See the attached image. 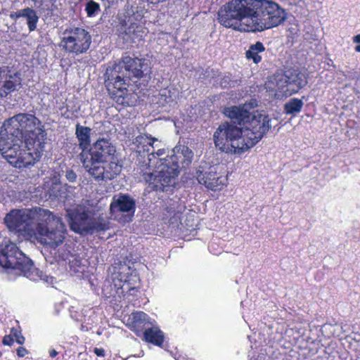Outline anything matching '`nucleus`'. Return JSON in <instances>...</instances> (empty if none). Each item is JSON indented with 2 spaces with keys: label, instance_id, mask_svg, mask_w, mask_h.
Segmentation results:
<instances>
[{
  "label": "nucleus",
  "instance_id": "bb28decb",
  "mask_svg": "<svg viewBox=\"0 0 360 360\" xmlns=\"http://www.w3.org/2000/svg\"><path fill=\"white\" fill-rule=\"evenodd\" d=\"M130 319L133 327L139 328L149 323L148 316L143 311H136L131 314Z\"/></svg>",
  "mask_w": 360,
  "mask_h": 360
},
{
  "label": "nucleus",
  "instance_id": "c9c22d12",
  "mask_svg": "<svg viewBox=\"0 0 360 360\" xmlns=\"http://www.w3.org/2000/svg\"><path fill=\"white\" fill-rule=\"evenodd\" d=\"M94 353L98 356H105V350L103 348H95Z\"/></svg>",
  "mask_w": 360,
  "mask_h": 360
},
{
  "label": "nucleus",
  "instance_id": "2f4dec72",
  "mask_svg": "<svg viewBox=\"0 0 360 360\" xmlns=\"http://www.w3.org/2000/svg\"><path fill=\"white\" fill-rule=\"evenodd\" d=\"M231 82H232V81L231 80L229 76H224L221 79L220 84L223 88H226L228 86H231Z\"/></svg>",
  "mask_w": 360,
  "mask_h": 360
},
{
  "label": "nucleus",
  "instance_id": "473e14b6",
  "mask_svg": "<svg viewBox=\"0 0 360 360\" xmlns=\"http://www.w3.org/2000/svg\"><path fill=\"white\" fill-rule=\"evenodd\" d=\"M25 13V8L23 9H20L16 12H14V13H11L10 14V17L12 19H17V18H23L24 17V14Z\"/></svg>",
  "mask_w": 360,
  "mask_h": 360
},
{
  "label": "nucleus",
  "instance_id": "c85d7f7f",
  "mask_svg": "<svg viewBox=\"0 0 360 360\" xmlns=\"http://www.w3.org/2000/svg\"><path fill=\"white\" fill-rule=\"evenodd\" d=\"M85 11L89 17L95 16L100 11V5L94 1L90 0L86 4Z\"/></svg>",
  "mask_w": 360,
  "mask_h": 360
},
{
  "label": "nucleus",
  "instance_id": "6ab92c4d",
  "mask_svg": "<svg viewBox=\"0 0 360 360\" xmlns=\"http://www.w3.org/2000/svg\"><path fill=\"white\" fill-rule=\"evenodd\" d=\"M265 87L269 91L280 93L281 96H291L288 91V79L286 72L276 73L271 77L265 84Z\"/></svg>",
  "mask_w": 360,
  "mask_h": 360
},
{
  "label": "nucleus",
  "instance_id": "ea45409f",
  "mask_svg": "<svg viewBox=\"0 0 360 360\" xmlns=\"http://www.w3.org/2000/svg\"><path fill=\"white\" fill-rule=\"evenodd\" d=\"M355 49V51H356V52H359V53H360V44H359L358 45H356V46H355V49Z\"/></svg>",
  "mask_w": 360,
  "mask_h": 360
},
{
  "label": "nucleus",
  "instance_id": "f704fd0d",
  "mask_svg": "<svg viewBox=\"0 0 360 360\" xmlns=\"http://www.w3.org/2000/svg\"><path fill=\"white\" fill-rule=\"evenodd\" d=\"M28 354V351L23 347H20L17 349V354L20 357H24Z\"/></svg>",
  "mask_w": 360,
  "mask_h": 360
},
{
  "label": "nucleus",
  "instance_id": "a211bd4d",
  "mask_svg": "<svg viewBox=\"0 0 360 360\" xmlns=\"http://www.w3.org/2000/svg\"><path fill=\"white\" fill-rule=\"evenodd\" d=\"M193 158V153L191 149L184 145L176 146L172 150V154L167 157L166 160L172 166L176 165L178 171L182 168L188 167Z\"/></svg>",
  "mask_w": 360,
  "mask_h": 360
},
{
  "label": "nucleus",
  "instance_id": "4be33fe9",
  "mask_svg": "<svg viewBox=\"0 0 360 360\" xmlns=\"http://www.w3.org/2000/svg\"><path fill=\"white\" fill-rule=\"evenodd\" d=\"M143 340L156 346L162 347L165 340L163 332L157 326L146 328L143 333Z\"/></svg>",
  "mask_w": 360,
  "mask_h": 360
},
{
  "label": "nucleus",
  "instance_id": "dca6fc26",
  "mask_svg": "<svg viewBox=\"0 0 360 360\" xmlns=\"http://www.w3.org/2000/svg\"><path fill=\"white\" fill-rule=\"evenodd\" d=\"M195 177L199 184L204 185L212 191L221 190L224 184V179L217 174L216 167L199 166L195 172Z\"/></svg>",
  "mask_w": 360,
  "mask_h": 360
},
{
  "label": "nucleus",
  "instance_id": "423d86ee",
  "mask_svg": "<svg viewBox=\"0 0 360 360\" xmlns=\"http://www.w3.org/2000/svg\"><path fill=\"white\" fill-rule=\"evenodd\" d=\"M249 31L262 32L278 26L286 20L285 10L272 0H253Z\"/></svg>",
  "mask_w": 360,
  "mask_h": 360
},
{
  "label": "nucleus",
  "instance_id": "f03ea898",
  "mask_svg": "<svg viewBox=\"0 0 360 360\" xmlns=\"http://www.w3.org/2000/svg\"><path fill=\"white\" fill-rule=\"evenodd\" d=\"M223 113L231 120L222 122L213 135L217 148L221 152L240 154L257 143L271 127L267 115L251 113L244 106L224 108Z\"/></svg>",
  "mask_w": 360,
  "mask_h": 360
},
{
  "label": "nucleus",
  "instance_id": "412c9836",
  "mask_svg": "<svg viewBox=\"0 0 360 360\" xmlns=\"http://www.w3.org/2000/svg\"><path fill=\"white\" fill-rule=\"evenodd\" d=\"M91 129L88 127H84L77 124L75 129V135L79 141V148L82 150L81 153L86 152L91 144Z\"/></svg>",
  "mask_w": 360,
  "mask_h": 360
},
{
  "label": "nucleus",
  "instance_id": "7ed1b4c3",
  "mask_svg": "<svg viewBox=\"0 0 360 360\" xmlns=\"http://www.w3.org/2000/svg\"><path fill=\"white\" fill-rule=\"evenodd\" d=\"M148 59L124 56L105 74V85L110 98L118 105H129V94L127 86L133 78L140 79L150 72Z\"/></svg>",
  "mask_w": 360,
  "mask_h": 360
},
{
  "label": "nucleus",
  "instance_id": "9b49d317",
  "mask_svg": "<svg viewBox=\"0 0 360 360\" xmlns=\"http://www.w3.org/2000/svg\"><path fill=\"white\" fill-rule=\"evenodd\" d=\"M160 169L153 172L143 174V179L151 185L155 191H164L168 186L175 184L176 177L179 175L178 167L171 165L166 160L160 165Z\"/></svg>",
  "mask_w": 360,
  "mask_h": 360
},
{
  "label": "nucleus",
  "instance_id": "4c0bfd02",
  "mask_svg": "<svg viewBox=\"0 0 360 360\" xmlns=\"http://www.w3.org/2000/svg\"><path fill=\"white\" fill-rule=\"evenodd\" d=\"M353 41L355 43L360 44V34L354 37Z\"/></svg>",
  "mask_w": 360,
  "mask_h": 360
},
{
  "label": "nucleus",
  "instance_id": "58836bf2",
  "mask_svg": "<svg viewBox=\"0 0 360 360\" xmlns=\"http://www.w3.org/2000/svg\"><path fill=\"white\" fill-rule=\"evenodd\" d=\"M175 212H176L175 210L173 208H170L169 210H167V212L169 213V216L174 215Z\"/></svg>",
  "mask_w": 360,
  "mask_h": 360
},
{
  "label": "nucleus",
  "instance_id": "5701e85b",
  "mask_svg": "<svg viewBox=\"0 0 360 360\" xmlns=\"http://www.w3.org/2000/svg\"><path fill=\"white\" fill-rule=\"evenodd\" d=\"M265 51V47L261 41H257L254 44H251L249 49L246 51V58L249 60H252L256 64L262 60V57L259 56L260 53Z\"/></svg>",
  "mask_w": 360,
  "mask_h": 360
},
{
  "label": "nucleus",
  "instance_id": "f8f14e48",
  "mask_svg": "<svg viewBox=\"0 0 360 360\" xmlns=\"http://www.w3.org/2000/svg\"><path fill=\"white\" fill-rule=\"evenodd\" d=\"M133 143L136 146V152L139 155L141 153H147L148 167L152 166V161L155 158H158L160 165L165 163L167 158H163L162 156L165 154V150L158 148L155 152V148H158L160 145V141L158 139L153 137L150 134H143L136 136Z\"/></svg>",
  "mask_w": 360,
  "mask_h": 360
},
{
  "label": "nucleus",
  "instance_id": "ddd939ff",
  "mask_svg": "<svg viewBox=\"0 0 360 360\" xmlns=\"http://www.w3.org/2000/svg\"><path fill=\"white\" fill-rule=\"evenodd\" d=\"M4 221L11 232L22 235L30 234L32 219L28 210H13L6 215Z\"/></svg>",
  "mask_w": 360,
  "mask_h": 360
},
{
  "label": "nucleus",
  "instance_id": "6e6552de",
  "mask_svg": "<svg viewBox=\"0 0 360 360\" xmlns=\"http://www.w3.org/2000/svg\"><path fill=\"white\" fill-rule=\"evenodd\" d=\"M93 210L78 206L71 217L70 226L74 232L82 236L100 235L110 229L109 220L103 217H93Z\"/></svg>",
  "mask_w": 360,
  "mask_h": 360
},
{
  "label": "nucleus",
  "instance_id": "f257e3e1",
  "mask_svg": "<svg viewBox=\"0 0 360 360\" xmlns=\"http://www.w3.org/2000/svg\"><path fill=\"white\" fill-rule=\"evenodd\" d=\"M34 115L19 113L4 121L0 131V152L17 168L33 165L41 158L46 132Z\"/></svg>",
  "mask_w": 360,
  "mask_h": 360
},
{
  "label": "nucleus",
  "instance_id": "393cba45",
  "mask_svg": "<svg viewBox=\"0 0 360 360\" xmlns=\"http://www.w3.org/2000/svg\"><path fill=\"white\" fill-rule=\"evenodd\" d=\"M304 103L301 99L293 98L290 99L284 105L285 112L288 115H296L299 113Z\"/></svg>",
  "mask_w": 360,
  "mask_h": 360
},
{
  "label": "nucleus",
  "instance_id": "9d476101",
  "mask_svg": "<svg viewBox=\"0 0 360 360\" xmlns=\"http://www.w3.org/2000/svg\"><path fill=\"white\" fill-rule=\"evenodd\" d=\"M91 35L82 27L66 29L63 32L59 47L66 53L79 56L86 53L91 44Z\"/></svg>",
  "mask_w": 360,
  "mask_h": 360
},
{
  "label": "nucleus",
  "instance_id": "c756f323",
  "mask_svg": "<svg viewBox=\"0 0 360 360\" xmlns=\"http://www.w3.org/2000/svg\"><path fill=\"white\" fill-rule=\"evenodd\" d=\"M10 335L15 339V341L20 344L22 345L25 342V338L22 335L21 331L18 329L13 328L11 330Z\"/></svg>",
  "mask_w": 360,
  "mask_h": 360
},
{
  "label": "nucleus",
  "instance_id": "e433bc0d",
  "mask_svg": "<svg viewBox=\"0 0 360 360\" xmlns=\"http://www.w3.org/2000/svg\"><path fill=\"white\" fill-rule=\"evenodd\" d=\"M58 354V352L55 349H51L49 352V355L51 358H54Z\"/></svg>",
  "mask_w": 360,
  "mask_h": 360
},
{
  "label": "nucleus",
  "instance_id": "20e7f679",
  "mask_svg": "<svg viewBox=\"0 0 360 360\" xmlns=\"http://www.w3.org/2000/svg\"><path fill=\"white\" fill-rule=\"evenodd\" d=\"M115 147L105 139L97 140L79 160L86 172L96 181H107L120 174L122 167L115 161Z\"/></svg>",
  "mask_w": 360,
  "mask_h": 360
},
{
  "label": "nucleus",
  "instance_id": "cd10ccee",
  "mask_svg": "<svg viewBox=\"0 0 360 360\" xmlns=\"http://www.w3.org/2000/svg\"><path fill=\"white\" fill-rule=\"evenodd\" d=\"M67 264H68L70 271L75 274L84 271V265L82 264V260L75 255Z\"/></svg>",
  "mask_w": 360,
  "mask_h": 360
},
{
  "label": "nucleus",
  "instance_id": "4468645a",
  "mask_svg": "<svg viewBox=\"0 0 360 360\" xmlns=\"http://www.w3.org/2000/svg\"><path fill=\"white\" fill-rule=\"evenodd\" d=\"M110 211L115 219L122 214L124 221H131L136 211V200L128 193L115 195L110 205Z\"/></svg>",
  "mask_w": 360,
  "mask_h": 360
},
{
  "label": "nucleus",
  "instance_id": "b1692460",
  "mask_svg": "<svg viewBox=\"0 0 360 360\" xmlns=\"http://www.w3.org/2000/svg\"><path fill=\"white\" fill-rule=\"evenodd\" d=\"M53 250L51 251V254L54 255L56 259L58 262H63L67 264L68 261L73 257L70 252V247H67L64 245L58 250H56V247H53Z\"/></svg>",
  "mask_w": 360,
  "mask_h": 360
},
{
  "label": "nucleus",
  "instance_id": "0eeeda50",
  "mask_svg": "<svg viewBox=\"0 0 360 360\" xmlns=\"http://www.w3.org/2000/svg\"><path fill=\"white\" fill-rule=\"evenodd\" d=\"M253 0H232L225 4L218 11L220 24L233 30L250 32Z\"/></svg>",
  "mask_w": 360,
  "mask_h": 360
},
{
  "label": "nucleus",
  "instance_id": "1a4fd4ad",
  "mask_svg": "<svg viewBox=\"0 0 360 360\" xmlns=\"http://www.w3.org/2000/svg\"><path fill=\"white\" fill-rule=\"evenodd\" d=\"M39 214L44 221L39 223L37 227L40 242L51 248L58 247L65 239V224L60 217L53 215L48 210L39 209Z\"/></svg>",
  "mask_w": 360,
  "mask_h": 360
},
{
  "label": "nucleus",
  "instance_id": "a878e982",
  "mask_svg": "<svg viewBox=\"0 0 360 360\" xmlns=\"http://www.w3.org/2000/svg\"><path fill=\"white\" fill-rule=\"evenodd\" d=\"M23 15V18L27 19V24L30 32L35 30L39 20L37 12L34 9L27 7L25 8V13Z\"/></svg>",
  "mask_w": 360,
  "mask_h": 360
},
{
  "label": "nucleus",
  "instance_id": "2eb2a0df",
  "mask_svg": "<svg viewBox=\"0 0 360 360\" xmlns=\"http://www.w3.org/2000/svg\"><path fill=\"white\" fill-rule=\"evenodd\" d=\"M22 87V79L18 72L11 71L8 67L0 68V98H6Z\"/></svg>",
  "mask_w": 360,
  "mask_h": 360
},
{
  "label": "nucleus",
  "instance_id": "f3484780",
  "mask_svg": "<svg viewBox=\"0 0 360 360\" xmlns=\"http://www.w3.org/2000/svg\"><path fill=\"white\" fill-rule=\"evenodd\" d=\"M119 37L124 43L131 44L143 39L145 31L143 27L137 22H133L131 18L120 22L118 28Z\"/></svg>",
  "mask_w": 360,
  "mask_h": 360
},
{
  "label": "nucleus",
  "instance_id": "72a5a7b5",
  "mask_svg": "<svg viewBox=\"0 0 360 360\" xmlns=\"http://www.w3.org/2000/svg\"><path fill=\"white\" fill-rule=\"evenodd\" d=\"M13 338L9 335H5L3 339V344L5 345H9L11 346L13 343Z\"/></svg>",
  "mask_w": 360,
  "mask_h": 360
},
{
  "label": "nucleus",
  "instance_id": "aec40b11",
  "mask_svg": "<svg viewBox=\"0 0 360 360\" xmlns=\"http://www.w3.org/2000/svg\"><path fill=\"white\" fill-rule=\"evenodd\" d=\"M285 72L288 79V91L291 95L297 93L307 84V76L305 72L298 70H288Z\"/></svg>",
  "mask_w": 360,
  "mask_h": 360
},
{
  "label": "nucleus",
  "instance_id": "39448f33",
  "mask_svg": "<svg viewBox=\"0 0 360 360\" xmlns=\"http://www.w3.org/2000/svg\"><path fill=\"white\" fill-rule=\"evenodd\" d=\"M0 268L13 271L15 274L22 275L34 281L49 283V279L53 278L36 268L32 260L15 243L7 238L0 243Z\"/></svg>",
  "mask_w": 360,
  "mask_h": 360
},
{
  "label": "nucleus",
  "instance_id": "7c9ffc66",
  "mask_svg": "<svg viewBox=\"0 0 360 360\" xmlns=\"http://www.w3.org/2000/svg\"><path fill=\"white\" fill-rule=\"evenodd\" d=\"M65 178L66 179L71 182V183H75L77 181V175L76 174V173L71 169H68L66 171H65Z\"/></svg>",
  "mask_w": 360,
  "mask_h": 360
}]
</instances>
